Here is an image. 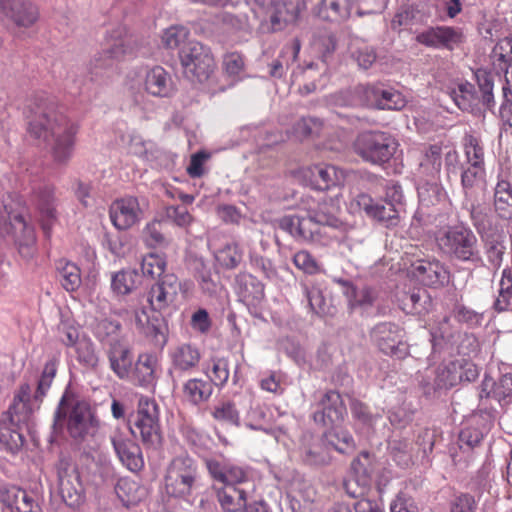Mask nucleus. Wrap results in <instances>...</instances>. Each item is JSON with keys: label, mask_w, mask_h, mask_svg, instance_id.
Instances as JSON below:
<instances>
[{"label": "nucleus", "mask_w": 512, "mask_h": 512, "mask_svg": "<svg viewBox=\"0 0 512 512\" xmlns=\"http://www.w3.org/2000/svg\"><path fill=\"white\" fill-rule=\"evenodd\" d=\"M255 489L224 485L217 489V499L225 512H240L245 503L253 497Z\"/></svg>", "instance_id": "27"}, {"label": "nucleus", "mask_w": 512, "mask_h": 512, "mask_svg": "<svg viewBox=\"0 0 512 512\" xmlns=\"http://www.w3.org/2000/svg\"><path fill=\"white\" fill-rule=\"evenodd\" d=\"M121 329L122 326L118 321L105 318L95 324L93 333L100 342H106L110 345L114 341H119L117 337Z\"/></svg>", "instance_id": "51"}, {"label": "nucleus", "mask_w": 512, "mask_h": 512, "mask_svg": "<svg viewBox=\"0 0 512 512\" xmlns=\"http://www.w3.org/2000/svg\"><path fill=\"white\" fill-rule=\"evenodd\" d=\"M219 265L225 269L237 268L243 260V251L237 243H228L215 253Z\"/></svg>", "instance_id": "44"}, {"label": "nucleus", "mask_w": 512, "mask_h": 512, "mask_svg": "<svg viewBox=\"0 0 512 512\" xmlns=\"http://www.w3.org/2000/svg\"><path fill=\"white\" fill-rule=\"evenodd\" d=\"M274 12L270 17L271 23L276 25L293 24L300 16L301 11L304 9V3L300 1H281L277 0L272 7Z\"/></svg>", "instance_id": "35"}, {"label": "nucleus", "mask_w": 512, "mask_h": 512, "mask_svg": "<svg viewBox=\"0 0 512 512\" xmlns=\"http://www.w3.org/2000/svg\"><path fill=\"white\" fill-rule=\"evenodd\" d=\"M311 186L317 190H327L336 186L343 178V173L333 165L318 164L308 167L304 172Z\"/></svg>", "instance_id": "26"}, {"label": "nucleus", "mask_w": 512, "mask_h": 512, "mask_svg": "<svg viewBox=\"0 0 512 512\" xmlns=\"http://www.w3.org/2000/svg\"><path fill=\"white\" fill-rule=\"evenodd\" d=\"M315 44L321 55L322 61L324 63H328L337 48V38L335 34L329 31H324L318 36Z\"/></svg>", "instance_id": "64"}, {"label": "nucleus", "mask_w": 512, "mask_h": 512, "mask_svg": "<svg viewBox=\"0 0 512 512\" xmlns=\"http://www.w3.org/2000/svg\"><path fill=\"white\" fill-rule=\"evenodd\" d=\"M371 337L378 348L386 355L402 360L409 355V346L403 340V330L391 322L374 326Z\"/></svg>", "instance_id": "10"}, {"label": "nucleus", "mask_w": 512, "mask_h": 512, "mask_svg": "<svg viewBox=\"0 0 512 512\" xmlns=\"http://www.w3.org/2000/svg\"><path fill=\"white\" fill-rule=\"evenodd\" d=\"M59 280L62 287L68 292L76 291L81 285L80 269L71 262L60 261L57 266Z\"/></svg>", "instance_id": "42"}, {"label": "nucleus", "mask_w": 512, "mask_h": 512, "mask_svg": "<svg viewBox=\"0 0 512 512\" xmlns=\"http://www.w3.org/2000/svg\"><path fill=\"white\" fill-rule=\"evenodd\" d=\"M318 409L313 413L314 422L325 428L338 427L346 415V407L341 395L336 390H328L322 394Z\"/></svg>", "instance_id": "13"}, {"label": "nucleus", "mask_w": 512, "mask_h": 512, "mask_svg": "<svg viewBox=\"0 0 512 512\" xmlns=\"http://www.w3.org/2000/svg\"><path fill=\"white\" fill-rule=\"evenodd\" d=\"M115 492L125 506L136 505L144 496V490L138 482L126 477L118 480Z\"/></svg>", "instance_id": "40"}, {"label": "nucleus", "mask_w": 512, "mask_h": 512, "mask_svg": "<svg viewBox=\"0 0 512 512\" xmlns=\"http://www.w3.org/2000/svg\"><path fill=\"white\" fill-rule=\"evenodd\" d=\"M183 73L192 82L207 81L215 69L210 48L198 41H188L179 51Z\"/></svg>", "instance_id": "7"}, {"label": "nucleus", "mask_w": 512, "mask_h": 512, "mask_svg": "<svg viewBox=\"0 0 512 512\" xmlns=\"http://www.w3.org/2000/svg\"><path fill=\"white\" fill-rule=\"evenodd\" d=\"M389 449L398 465L407 467L412 462V446L407 439H393L389 443Z\"/></svg>", "instance_id": "57"}, {"label": "nucleus", "mask_w": 512, "mask_h": 512, "mask_svg": "<svg viewBox=\"0 0 512 512\" xmlns=\"http://www.w3.org/2000/svg\"><path fill=\"white\" fill-rule=\"evenodd\" d=\"M492 397L504 404L512 401L511 373L502 375L497 382L492 383Z\"/></svg>", "instance_id": "62"}, {"label": "nucleus", "mask_w": 512, "mask_h": 512, "mask_svg": "<svg viewBox=\"0 0 512 512\" xmlns=\"http://www.w3.org/2000/svg\"><path fill=\"white\" fill-rule=\"evenodd\" d=\"M301 458L305 464L310 466H324L331 460L327 449L318 442L303 446Z\"/></svg>", "instance_id": "49"}, {"label": "nucleus", "mask_w": 512, "mask_h": 512, "mask_svg": "<svg viewBox=\"0 0 512 512\" xmlns=\"http://www.w3.org/2000/svg\"><path fill=\"white\" fill-rule=\"evenodd\" d=\"M0 501L16 512H42L36 493L17 486L3 488L0 491Z\"/></svg>", "instance_id": "18"}, {"label": "nucleus", "mask_w": 512, "mask_h": 512, "mask_svg": "<svg viewBox=\"0 0 512 512\" xmlns=\"http://www.w3.org/2000/svg\"><path fill=\"white\" fill-rule=\"evenodd\" d=\"M116 61L113 58L104 56V52H99L90 63L89 73L92 81H98L108 77V73L113 70Z\"/></svg>", "instance_id": "58"}, {"label": "nucleus", "mask_w": 512, "mask_h": 512, "mask_svg": "<svg viewBox=\"0 0 512 512\" xmlns=\"http://www.w3.org/2000/svg\"><path fill=\"white\" fill-rule=\"evenodd\" d=\"M436 244L443 255L451 260L477 265L482 262L479 241L465 225H448L436 234Z\"/></svg>", "instance_id": "3"}, {"label": "nucleus", "mask_w": 512, "mask_h": 512, "mask_svg": "<svg viewBox=\"0 0 512 512\" xmlns=\"http://www.w3.org/2000/svg\"><path fill=\"white\" fill-rule=\"evenodd\" d=\"M443 161V146L431 144L424 147L419 163L420 173L431 180L439 178Z\"/></svg>", "instance_id": "31"}, {"label": "nucleus", "mask_w": 512, "mask_h": 512, "mask_svg": "<svg viewBox=\"0 0 512 512\" xmlns=\"http://www.w3.org/2000/svg\"><path fill=\"white\" fill-rule=\"evenodd\" d=\"M32 203L36 209L37 220L46 238H50L52 227L58 220L55 187L40 185L33 190Z\"/></svg>", "instance_id": "11"}, {"label": "nucleus", "mask_w": 512, "mask_h": 512, "mask_svg": "<svg viewBox=\"0 0 512 512\" xmlns=\"http://www.w3.org/2000/svg\"><path fill=\"white\" fill-rule=\"evenodd\" d=\"M38 9L25 0H1L0 20L16 27L28 28L38 19Z\"/></svg>", "instance_id": "15"}, {"label": "nucleus", "mask_w": 512, "mask_h": 512, "mask_svg": "<svg viewBox=\"0 0 512 512\" xmlns=\"http://www.w3.org/2000/svg\"><path fill=\"white\" fill-rule=\"evenodd\" d=\"M213 418L221 423L239 426L240 425V415L237 410L235 404L231 401H222L216 406H214L212 410Z\"/></svg>", "instance_id": "52"}, {"label": "nucleus", "mask_w": 512, "mask_h": 512, "mask_svg": "<svg viewBox=\"0 0 512 512\" xmlns=\"http://www.w3.org/2000/svg\"><path fill=\"white\" fill-rule=\"evenodd\" d=\"M413 273L426 286H443L447 282V271L439 261L419 260L413 264Z\"/></svg>", "instance_id": "28"}, {"label": "nucleus", "mask_w": 512, "mask_h": 512, "mask_svg": "<svg viewBox=\"0 0 512 512\" xmlns=\"http://www.w3.org/2000/svg\"><path fill=\"white\" fill-rule=\"evenodd\" d=\"M491 58L495 68L512 61V37L500 39L492 49Z\"/></svg>", "instance_id": "60"}, {"label": "nucleus", "mask_w": 512, "mask_h": 512, "mask_svg": "<svg viewBox=\"0 0 512 512\" xmlns=\"http://www.w3.org/2000/svg\"><path fill=\"white\" fill-rule=\"evenodd\" d=\"M327 443L340 453H349L355 449L353 436L346 430H333L324 434Z\"/></svg>", "instance_id": "53"}, {"label": "nucleus", "mask_w": 512, "mask_h": 512, "mask_svg": "<svg viewBox=\"0 0 512 512\" xmlns=\"http://www.w3.org/2000/svg\"><path fill=\"white\" fill-rule=\"evenodd\" d=\"M460 174L465 200L470 201L473 199L474 189L484 178L485 168L467 165Z\"/></svg>", "instance_id": "46"}, {"label": "nucleus", "mask_w": 512, "mask_h": 512, "mask_svg": "<svg viewBox=\"0 0 512 512\" xmlns=\"http://www.w3.org/2000/svg\"><path fill=\"white\" fill-rule=\"evenodd\" d=\"M512 307V276L503 271L499 282L498 295L493 303V308L498 313L510 310Z\"/></svg>", "instance_id": "48"}, {"label": "nucleus", "mask_w": 512, "mask_h": 512, "mask_svg": "<svg viewBox=\"0 0 512 512\" xmlns=\"http://www.w3.org/2000/svg\"><path fill=\"white\" fill-rule=\"evenodd\" d=\"M225 475L224 485L254 489V484L251 481L252 471L248 467L227 464V471L225 472Z\"/></svg>", "instance_id": "43"}, {"label": "nucleus", "mask_w": 512, "mask_h": 512, "mask_svg": "<svg viewBox=\"0 0 512 512\" xmlns=\"http://www.w3.org/2000/svg\"><path fill=\"white\" fill-rule=\"evenodd\" d=\"M337 230L342 233L338 240L341 255L347 258L358 252L365 239L364 230L347 223H342L341 227H338Z\"/></svg>", "instance_id": "32"}, {"label": "nucleus", "mask_w": 512, "mask_h": 512, "mask_svg": "<svg viewBox=\"0 0 512 512\" xmlns=\"http://www.w3.org/2000/svg\"><path fill=\"white\" fill-rule=\"evenodd\" d=\"M278 226L296 239L307 242H319L320 240L319 225L312 219L310 211H308L307 217H300L298 215L284 216L279 220Z\"/></svg>", "instance_id": "17"}, {"label": "nucleus", "mask_w": 512, "mask_h": 512, "mask_svg": "<svg viewBox=\"0 0 512 512\" xmlns=\"http://www.w3.org/2000/svg\"><path fill=\"white\" fill-rule=\"evenodd\" d=\"M420 11L411 4L401 5L391 20V29L400 31L402 27L413 25L419 18Z\"/></svg>", "instance_id": "55"}, {"label": "nucleus", "mask_w": 512, "mask_h": 512, "mask_svg": "<svg viewBox=\"0 0 512 512\" xmlns=\"http://www.w3.org/2000/svg\"><path fill=\"white\" fill-rule=\"evenodd\" d=\"M451 97L458 108L463 111L472 109L476 99L474 94V87L468 82L460 84L458 89H454L451 92Z\"/></svg>", "instance_id": "59"}, {"label": "nucleus", "mask_w": 512, "mask_h": 512, "mask_svg": "<svg viewBox=\"0 0 512 512\" xmlns=\"http://www.w3.org/2000/svg\"><path fill=\"white\" fill-rule=\"evenodd\" d=\"M55 468L62 500L69 507H79L85 501V489L77 466L70 456L61 453Z\"/></svg>", "instance_id": "9"}, {"label": "nucleus", "mask_w": 512, "mask_h": 512, "mask_svg": "<svg viewBox=\"0 0 512 512\" xmlns=\"http://www.w3.org/2000/svg\"><path fill=\"white\" fill-rule=\"evenodd\" d=\"M142 275L135 269L121 270L111 277V288L117 295H128L141 284Z\"/></svg>", "instance_id": "37"}, {"label": "nucleus", "mask_w": 512, "mask_h": 512, "mask_svg": "<svg viewBox=\"0 0 512 512\" xmlns=\"http://www.w3.org/2000/svg\"><path fill=\"white\" fill-rule=\"evenodd\" d=\"M316 14L319 18L327 21H340L349 15L347 0H322Z\"/></svg>", "instance_id": "41"}, {"label": "nucleus", "mask_w": 512, "mask_h": 512, "mask_svg": "<svg viewBox=\"0 0 512 512\" xmlns=\"http://www.w3.org/2000/svg\"><path fill=\"white\" fill-rule=\"evenodd\" d=\"M142 240L149 248H165L170 240L163 231V224L160 221L148 223L142 231Z\"/></svg>", "instance_id": "45"}, {"label": "nucleus", "mask_w": 512, "mask_h": 512, "mask_svg": "<svg viewBox=\"0 0 512 512\" xmlns=\"http://www.w3.org/2000/svg\"><path fill=\"white\" fill-rule=\"evenodd\" d=\"M140 207L137 198L126 197L112 203L109 215L118 230H126L139 221Z\"/></svg>", "instance_id": "20"}, {"label": "nucleus", "mask_w": 512, "mask_h": 512, "mask_svg": "<svg viewBox=\"0 0 512 512\" xmlns=\"http://www.w3.org/2000/svg\"><path fill=\"white\" fill-rule=\"evenodd\" d=\"M494 209L496 214L504 220L512 219V184L506 180H499L494 189Z\"/></svg>", "instance_id": "36"}, {"label": "nucleus", "mask_w": 512, "mask_h": 512, "mask_svg": "<svg viewBox=\"0 0 512 512\" xmlns=\"http://www.w3.org/2000/svg\"><path fill=\"white\" fill-rule=\"evenodd\" d=\"M401 301L407 313L422 315L432 309V298L424 288H415L405 293Z\"/></svg>", "instance_id": "34"}, {"label": "nucleus", "mask_w": 512, "mask_h": 512, "mask_svg": "<svg viewBox=\"0 0 512 512\" xmlns=\"http://www.w3.org/2000/svg\"><path fill=\"white\" fill-rule=\"evenodd\" d=\"M416 41L434 49L453 51L465 41L461 28L454 26L429 27L416 36Z\"/></svg>", "instance_id": "14"}, {"label": "nucleus", "mask_w": 512, "mask_h": 512, "mask_svg": "<svg viewBox=\"0 0 512 512\" xmlns=\"http://www.w3.org/2000/svg\"><path fill=\"white\" fill-rule=\"evenodd\" d=\"M28 132L36 139L54 140L52 153L57 163L65 164L72 156L79 126L68 119L48 97L38 96L29 105Z\"/></svg>", "instance_id": "2"}, {"label": "nucleus", "mask_w": 512, "mask_h": 512, "mask_svg": "<svg viewBox=\"0 0 512 512\" xmlns=\"http://www.w3.org/2000/svg\"><path fill=\"white\" fill-rule=\"evenodd\" d=\"M464 152L468 165L485 168L484 148L479 139L473 135H466L464 138Z\"/></svg>", "instance_id": "54"}, {"label": "nucleus", "mask_w": 512, "mask_h": 512, "mask_svg": "<svg viewBox=\"0 0 512 512\" xmlns=\"http://www.w3.org/2000/svg\"><path fill=\"white\" fill-rule=\"evenodd\" d=\"M475 77L482 92V102L486 107L490 108L494 104L493 76L486 70L478 69L475 72Z\"/></svg>", "instance_id": "61"}, {"label": "nucleus", "mask_w": 512, "mask_h": 512, "mask_svg": "<svg viewBox=\"0 0 512 512\" xmlns=\"http://www.w3.org/2000/svg\"><path fill=\"white\" fill-rule=\"evenodd\" d=\"M114 450L120 459L130 471L136 472L144 466L141 448L132 440L125 439L121 435L112 437Z\"/></svg>", "instance_id": "25"}, {"label": "nucleus", "mask_w": 512, "mask_h": 512, "mask_svg": "<svg viewBox=\"0 0 512 512\" xmlns=\"http://www.w3.org/2000/svg\"><path fill=\"white\" fill-rule=\"evenodd\" d=\"M164 320L161 316H152L146 318V324L143 335L150 338L151 341L157 346H164L166 343Z\"/></svg>", "instance_id": "56"}, {"label": "nucleus", "mask_w": 512, "mask_h": 512, "mask_svg": "<svg viewBox=\"0 0 512 512\" xmlns=\"http://www.w3.org/2000/svg\"><path fill=\"white\" fill-rule=\"evenodd\" d=\"M235 289L244 303L254 307L265 297L264 284L249 273H239L235 277Z\"/></svg>", "instance_id": "24"}, {"label": "nucleus", "mask_w": 512, "mask_h": 512, "mask_svg": "<svg viewBox=\"0 0 512 512\" xmlns=\"http://www.w3.org/2000/svg\"><path fill=\"white\" fill-rule=\"evenodd\" d=\"M463 207L469 212L470 220L477 233L484 238L492 227V216L488 208L475 202L473 199L470 201L465 200Z\"/></svg>", "instance_id": "38"}, {"label": "nucleus", "mask_w": 512, "mask_h": 512, "mask_svg": "<svg viewBox=\"0 0 512 512\" xmlns=\"http://www.w3.org/2000/svg\"><path fill=\"white\" fill-rule=\"evenodd\" d=\"M157 357L153 353H141L131 368V376L128 379L134 385L154 389L157 384Z\"/></svg>", "instance_id": "19"}, {"label": "nucleus", "mask_w": 512, "mask_h": 512, "mask_svg": "<svg viewBox=\"0 0 512 512\" xmlns=\"http://www.w3.org/2000/svg\"><path fill=\"white\" fill-rule=\"evenodd\" d=\"M380 87L373 85H357L352 90L339 94L337 103L350 107H378Z\"/></svg>", "instance_id": "21"}, {"label": "nucleus", "mask_w": 512, "mask_h": 512, "mask_svg": "<svg viewBox=\"0 0 512 512\" xmlns=\"http://www.w3.org/2000/svg\"><path fill=\"white\" fill-rule=\"evenodd\" d=\"M483 437V433L478 428H464L460 431L458 437L459 449L469 452L481 444Z\"/></svg>", "instance_id": "63"}, {"label": "nucleus", "mask_w": 512, "mask_h": 512, "mask_svg": "<svg viewBox=\"0 0 512 512\" xmlns=\"http://www.w3.org/2000/svg\"><path fill=\"white\" fill-rule=\"evenodd\" d=\"M107 357L114 374L121 380H128L134 363L131 349L120 341H114L107 350Z\"/></svg>", "instance_id": "22"}, {"label": "nucleus", "mask_w": 512, "mask_h": 512, "mask_svg": "<svg viewBox=\"0 0 512 512\" xmlns=\"http://www.w3.org/2000/svg\"><path fill=\"white\" fill-rule=\"evenodd\" d=\"M387 196L390 199L375 201L367 194L357 196L358 207L367 216L384 224L387 227L396 226L399 221V207L402 205V191L400 186H393L388 189Z\"/></svg>", "instance_id": "8"}, {"label": "nucleus", "mask_w": 512, "mask_h": 512, "mask_svg": "<svg viewBox=\"0 0 512 512\" xmlns=\"http://www.w3.org/2000/svg\"><path fill=\"white\" fill-rule=\"evenodd\" d=\"M182 392L185 400L193 405H199L211 397L213 386L209 381L192 378L184 383Z\"/></svg>", "instance_id": "39"}, {"label": "nucleus", "mask_w": 512, "mask_h": 512, "mask_svg": "<svg viewBox=\"0 0 512 512\" xmlns=\"http://www.w3.org/2000/svg\"><path fill=\"white\" fill-rule=\"evenodd\" d=\"M180 290L181 282L178 277L166 274L151 286L147 301L154 312H161L175 301Z\"/></svg>", "instance_id": "16"}, {"label": "nucleus", "mask_w": 512, "mask_h": 512, "mask_svg": "<svg viewBox=\"0 0 512 512\" xmlns=\"http://www.w3.org/2000/svg\"><path fill=\"white\" fill-rule=\"evenodd\" d=\"M309 211L312 214V219H314L319 226H328L337 229L341 227L343 223L339 219L340 207L333 198H323L318 202L315 208Z\"/></svg>", "instance_id": "30"}, {"label": "nucleus", "mask_w": 512, "mask_h": 512, "mask_svg": "<svg viewBox=\"0 0 512 512\" xmlns=\"http://www.w3.org/2000/svg\"><path fill=\"white\" fill-rule=\"evenodd\" d=\"M4 209L7 213L9 226L19 254L25 259L32 258L36 251L34 227L29 225L23 215L20 212H16L11 205L5 204Z\"/></svg>", "instance_id": "12"}, {"label": "nucleus", "mask_w": 512, "mask_h": 512, "mask_svg": "<svg viewBox=\"0 0 512 512\" xmlns=\"http://www.w3.org/2000/svg\"><path fill=\"white\" fill-rule=\"evenodd\" d=\"M206 375L209 377V382L215 386H224L230 375L229 360L224 357H216L211 359V368H207Z\"/></svg>", "instance_id": "50"}, {"label": "nucleus", "mask_w": 512, "mask_h": 512, "mask_svg": "<svg viewBox=\"0 0 512 512\" xmlns=\"http://www.w3.org/2000/svg\"><path fill=\"white\" fill-rule=\"evenodd\" d=\"M129 429L146 447L157 449L161 445L159 408L153 399L143 396L139 399L136 412L129 418Z\"/></svg>", "instance_id": "6"}, {"label": "nucleus", "mask_w": 512, "mask_h": 512, "mask_svg": "<svg viewBox=\"0 0 512 512\" xmlns=\"http://www.w3.org/2000/svg\"><path fill=\"white\" fill-rule=\"evenodd\" d=\"M128 50V40L123 36V29H117L111 33L105 47L102 49L104 56L119 61Z\"/></svg>", "instance_id": "47"}, {"label": "nucleus", "mask_w": 512, "mask_h": 512, "mask_svg": "<svg viewBox=\"0 0 512 512\" xmlns=\"http://www.w3.org/2000/svg\"><path fill=\"white\" fill-rule=\"evenodd\" d=\"M144 89L149 95L160 98L171 97L175 92L171 75L161 66H154L146 72Z\"/></svg>", "instance_id": "23"}, {"label": "nucleus", "mask_w": 512, "mask_h": 512, "mask_svg": "<svg viewBox=\"0 0 512 512\" xmlns=\"http://www.w3.org/2000/svg\"><path fill=\"white\" fill-rule=\"evenodd\" d=\"M170 357L173 369L186 373L191 372L198 366L201 354L196 346L184 343L175 347L170 353Z\"/></svg>", "instance_id": "29"}, {"label": "nucleus", "mask_w": 512, "mask_h": 512, "mask_svg": "<svg viewBox=\"0 0 512 512\" xmlns=\"http://www.w3.org/2000/svg\"><path fill=\"white\" fill-rule=\"evenodd\" d=\"M101 427L96 408L67 385L53 412L50 443L65 439L82 448L94 441Z\"/></svg>", "instance_id": "1"}, {"label": "nucleus", "mask_w": 512, "mask_h": 512, "mask_svg": "<svg viewBox=\"0 0 512 512\" xmlns=\"http://www.w3.org/2000/svg\"><path fill=\"white\" fill-rule=\"evenodd\" d=\"M399 143L389 132L367 130L358 133L354 142V152L365 162L382 166L395 155Z\"/></svg>", "instance_id": "5"}, {"label": "nucleus", "mask_w": 512, "mask_h": 512, "mask_svg": "<svg viewBox=\"0 0 512 512\" xmlns=\"http://www.w3.org/2000/svg\"><path fill=\"white\" fill-rule=\"evenodd\" d=\"M189 268L202 292L209 296L215 295L218 289V283L212 278L209 263L205 262L203 258L193 257L189 260Z\"/></svg>", "instance_id": "33"}, {"label": "nucleus", "mask_w": 512, "mask_h": 512, "mask_svg": "<svg viewBox=\"0 0 512 512\" xmlns=\"http://www.w3.org/2000/svg\"><path fill=\"white\" fill-rule=\"evenodd\" d=\"M199 487L200 474L196 460L186 453L172 458L164 475L167 495L188 500Z\"/></svg>", "instance_id": "4"}]
</instances>
